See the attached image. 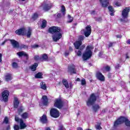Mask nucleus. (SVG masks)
Segmentation results:
<instances>
[{
    "mask_svg": "<svg viewBox=\"0 0 130 130\" xmlns=\"http://www.w3.org/2000/svg\"><path fill=\"white\" fill-rule=\"evenodd\" d=\"M104 69L106 72H110L111 70V68L109 66H106L105 67H104Z\"/></svg>",
    "mask_w": 130,
    "mask_h": 130,
    "instance_id": "obj_35",
    "label": "nucleus"
},
{
    "mask_svg": "<svg viewBox=\"0 0 130 130\" xmlns=\"http://www.w3.org/2000/svg\"><path fill=\"white\" fill-rule=\"evenodd\" d=\"M130 11V7H126L122 11V16L123 19H127L128 18V14Z\"/></svg>",
    "mask_w": 130,
    "mask_h": 130,
    "instance_id": "obj_12",
    "label": "nucleus"
},
{
    "mask_svg": "<svg viewBox=\"0 0 130 130\" xmlns=\"http://www.w3.org/2000/svg\"><path fill=\"white\" fill-rule=\"evenodd\" d=\"M14 130H19L20 129V126H19V125H17V124L14 125Z\"/></svg>",
    "mask_w": 130,
    "mask_h": 130,
    "instance_id": "obj_41",
    "label": "nucleus"
},
{
    "mask_svg": "<svg viewBox=\"0 0 130 130\" xmlns=\"http://www.w3.org/2000/svg\"><path fill=\"white\" fill-rule=\"evenodd\" d=\"M95 78L101 82H105V76L99 71H97L95 74Z\"/></svg>",
    "mask_w": 130,
    "mask_h": 130,
    "instance_id": "obj_11",
    "label": "nucleus"
},
{
    "mask_svg": "<svg viewBox=\"0 0 130 130\" xmlns=\"http://www.w3.org/2000/svg\"><path fill=\"white\" fill-rule=\"evenodd\" d=\"M12 67L13 68H14V69H18V63L16 62H13L12 63Z\"/></svg>",
    "mask_w": 130,
    "mask_h": 130,
    "instance_id": "obj_39",
    "label": "nucleus"
},
{
    "mask_svg": "<svg viewBox=\"0 0 130 130\" xmlns=\"http://www.w3.org/2000/svg\"><path fill=\"white\" fill-rule=\"evenodd\" d=\"M120 67V64L117 63L116 64V66L115 67V69H116V70H118V69H119V67Z\"/></svg>",
    "mask_w": 130,
    "mask_h": 130,
    "instance_id": "obj_47",
    "label": "nucleus"
},
{
    "mask_svg": "<svg viewBox=\"0 0 130 130\" xmlns=\"http://www.w3.org/2000/svg\"><path fill=\"white\" fill-rule=\"evenodd\" d=\"M38 14L37 13H35L32 16V19L35 21V20H37V19H38Z\"/></svg>",
    "mask_w": 130,
    "mask_h": 130,
    "instance_id": "obj_34",
    "label": "nucleus"
},
{
    "mask_svg": "<svg viewBox=\"0 0 130 130\" xmlns=\"http://www.w3.org/2000/svg\"><path fill=\"white\" fill-rule=\"evenodd\" d=\"M42 59L43 60H45V61H46V60H48V56L46 54H44L42 55Z\"/></svg>",
    "mask_w": 130,
    "mask_h": 130,
    "instance_id": "obj_36",
    "label": "nucleus"
},
{
    "mask_svg": "<svg viewBox=\"0 0 130 130\" xmlns=\"http://www.w3.org/2000/svg\"><path fill=\"white\" fill-rule=\"evenodd\" d=\"M95 128L96 129H102V127H101V123H98L97 125H95Z\"/></svg>",
    "mask_w": 130,
    "mask_h": 130,
    "instance_id": "obj_37",
    "label": "nucleus"
},
{
    "mask_svg": "<svg viewBox=\"0 0 130 130\" xmlns=\"http://www.w3.org/2000/svg\"><path fill=\"white\" fill-rule=\"evenodd\" d=\"M76 82H81V79L77 78L76 80Z\"/></svg>",
    "mask_w": 130,
    "mask_h": 130,
    "instance_id": "obj_59",
    "label": "nucleus"
},
{
    "mask_svg": "<svg viewBox=\"0 0 130 130\" xmlns=\"http://www.w3.org/2000/svg\"><path fill=\"white\" fill-rule=\"evenodd\" d=\"M86 80H85V79H81V85L84 86V85H86Z\"/></svg>",
    "mask_w": 130,
    "mask_h": 130,
    "instance_id": "obj_42",
    "label": "nucleus"
},
{
    "mask_svg": "<svg viewBox=\"0 0 130 130\" xmlns=\"http://www.w3.org/2000/svg\"><path fill=\"white\" fill-rule=\"evenodd\" d=\"M127 44H129L130 45V39H128V40L126 41Z\"/></svg>",
    "mask_w": 130,
    "mask_h": 130,
    "instance_id": "obj_63",
    "label": "nucleus"
},
{
    "mask_svg": "<svg viewBox=\"0 0 130 130\" xmlns=\"http://www.w3.org/2000/svg\"><path fill=\"white\" fill-rule=\"evenodd\" d=\"M38 47H39V45L37 44H35L31 46V48H34V49L38 48Z\"/></svg>",
    "mask_w": 130,
    "mask_h": 130,
    "instance_id": "obj_45",
    "label": "nucleus"
},
{
    "mask_svg": "<svg viewBox=\"0 0 130 130\" xmlns=\"http://www.w3.org/2000/svg\"><path fill=\"white\" fill-rule=\"evenodd\" d=\"M48 31L49 33L54 34L53 36V40L55 42H56L62 37V35H61V29L58 26H52L49 28Z\"/></svg>",
    "mask_w": 130,
    "mask_h": 130,
    "instance_id": "obj_2",
    "label": "nucleus"
},
{
    "mask_svg": "<svg viewBox=\"0 0 130 130\" xmlns=\"http://www.w3.org/2000/svg\"><path fill=\"white\" fill-rule=\"evenodd\" d=\"M54 106L56 108H58V109H61L63 107V101L60 98L55 99Z\"/></svg>",
    "mask_w": 130,
    "mask_h": 130,
    "instance_id": "obj_6",
    "label": "nucleus"
},
{
    "mask_svg": "<svg viewBox=\"0 0 130 130\" xmlns=\"http://www.w3.org/2000/svg\"><path fill=\"white\" fill-rule=\"evenodd\" d=\"M57 18L58 19H60V18H61V14H60V13H58V14H57Z\"/></svg>",
    "mask_w": 130,
    "mask_h": 130,
    "instance_id": "obj_48",
    "label": "nucleus"
},
{
    "mask_svg": "<svg viewBox=\"0 0 130 130\" xmlns=\"http://www.w3.org/2000/svg\"><path fill=\"white\" fill-rule=\"evenodd\" d=\"M69 54H70V53L69 52H66L64 53L65 56H69Z\"/></svg>",
    "mask_w": 130,
    "mask_h": 130,
    "instance_id": "obj_56",
    "label": "nucleus"
},
{
    "mask_svg": "<svg viewBox=\"0 0 130 130\" xmlns=\"http://www.w3.org/2000/svg\"><path fill=\"white\" fill-rule=\"evenodd\" d=\"M102 8H107L109 6V0H99Z\"/></svg>",
    "mask_w": 130,
    "mask_h": 130,
    "instance_id": "obj_18",
    "label": "nucleus"
},
{
    "mask_svg": "<svg viewBox=\"0 0 130 130\" xmlns=\"http://www.w3.org/2000/svg\"><path fill=\"white\" fill-rule=\"evenodd\" d=\"M102 55H103V52H100L99 53V56L100 57H101V56H102Z\"/></svg>",
    "mask_w": 130,
    "mask_h": 130,
    "instance_id": "obj_58",
    "label": "nucleus"
},
{
    "mask_svg": "<svg viewBox=\"0 0 130 130\" xmlns=\"http://www.w3.org/2000/svg\"><path fill=\"white\" fill-rule=\"evenodd\" d=\"M21 48L26 49V48H28V46H27L26 45L22 44L21 45Z\"/></svg>",
    "mask_w": 130,
    "mask_h": 130,
    "instance_id": "obj_46",
    "label": "nucleus"
},
{
    "mask_svg": "<svg viewBox=\"0 0 130 130\" xmlns=\"http://www.w3.org/2000/svg\"><path fill=\"white\" fill-rule=\"evenodd\" d=\"M123 123L127 126V129H130V121L127 118L122 116H120L114 121L113 127L116 128L119 125L122 124Z\"/></svg>",
    "mask_w": 130,
    "mask_h": 130,
    "instance_id": "obj_3",
    "label": "nucleus"
},
{
    "mask_svg": "<svg viewBox=\"0 0 130 130\" xmlns=\"http://www.w3.org/2000/svg\"><path fill=\"white\" fill-rule=\"evenodd\" d=\"M2 57H3V54L0 53V62H2V61H3V59H2Z\"/></svg>",
    "mask_w": 130,
    "mask_h": 130,
    "instance_id": "obj_53",
    "label": "nucleus"
},
{
    "mask_svg": "<svg viewBox=\"0 0 130 130\" xmlns=\"http://www.w3.org/2000/svg\"><path fill=\"white\" fill-rule=\"evenodd\" d=\"M45 130H51V128H50V127H46Z\"/></svg>",
    "mask_w": 130,
    "mask_h": 130,
    "instance_id": "obj_60",
    "label": "nucleus"
},
{
    "mask_svg": "<svg viewBox=\"0 0 130 130\" xmlns=\"http://www.w3.org/2000/svg\"><path fill=\"white\" fill-rule=\"evenodd\" d=\"M96 101L97 96L95 93H92L90 94L87 101H86L87 106H92V109L94 112H98V110H99V109L101 108L99 104H95Z\"/></svg>",
    "mask_w": 130,
    "mask_h": 130,
    "instance_id": "obj_1",
    "label": "nucleus"
},
{
    "mask_svg": "<svg viewBox=\"0 0 130 130\" xmlns=\"http://www.w3.org/2000/svg\"><path fill=\"white\" fill-rule=\"evenodd\" d=\"M85 40V37L82 35H80L78 37V40L77 41H80L81 43H83L82 41Z\"/></svg>",
    "mask_w": 130,
    "mask_h": 130,
    "instance_id": "obj_32",
    "label": "nucleus"
},
{
    "mask_svg": "<svg viewBox=\"0 0 130 130\" xmlns=\"http://www.w3.org/2000/svg\"><path fill=\"white\" fill-rule=\"evenodd\" d=\"M8 41V40H5L2 43L1 45H5L6 44V42Z\"/></svg>",
    "mask_w": 130,
    "mask_h": 130,
    "instance_id": "obj_51",
    "label": "nucleus"
},
{
    "mask_svg": "<svg viewBox=\"0 0 130 130\" xmlns=\"http://www.w3.org/2000/svg\"><path fill=\"white\" fill-rule=\"evenodd\" d=\"M114 43H115L110 42L109 44V45H108V49H109V48H110V47H112V46H113V44H114Z\"/></svg>",
    "mask_w": 130,
    "mask_h": 130,
    "instance_id": "obj_44",
    "label": "nucleus"
},
{
    "mask_svg": "<svg viewBox=\"0 0 130 130\" xmlns=\"http://www.w3.org/2000/svg\"><path fill=\"white\" fill-rule=\"evenodd\" d=\"M61 12L62 13L63 16H64L66 15V7L62 5L61 6Z\"/></svg>",
    "mask_w": 130,
    "mask_h": 130,
    "instance_id": "obj_33",
    "label": "nucleus"
},
{
    "mask_svg": "<svg viewBox=\"0 0 130 130\" xmlns=\"http://www.w3.org/2000/svg\"><path fill=\"white\" fill-rule=\"evenodd\" d=\"M12 75L11 74H8L5 76V80L7 82H9V81H11L13 78L12 77Z\"/></svg>",
    "mask_w": 130,
    "mask_h": 130,
    "instance_id": "obj_27",
    "label": "nucleus"
},
{
    "mask_svg": "<svg viewBox=\"0 0 130 130\" xmlns=\"http://www.w3.org/2000/svg\"><path fill=\"white\" fill-rule=\"evenodd\" d=\"M62 83L66 89H69L70 88V85H69V82H68V80H67V79H63L62 80Z\"/></svg>",
    "mask_w": 130,
    "mask_h": 130,
    "instance_id": "obj_24",
    "label": "nucleus"
},
{
    "mask_svg": "<svg viewBox=\"0 0 130 130\" xmlns=\"http://www.w3.org/2000/svg\"><path fill=\"white\" fill-rule=\"evenodd\" d=\"M78 25V23H75L73 24L72 27L73 28H76V26Z\"/></svg>",
    "mask_w": 130,
    "mask_h": 130,
    "instance_id": "obj_49",
    "label": "nucleus"
},
{
    "mask_svg": "<svg viewBox=\"0 0 130 130\" xmlns=\"http://www.w3.org/2000/svg\"><path fill=\"white\" fill-rule=\"evenodd\" d=\"M10 41L14 48H19L20 47V45L18 41L15 40H10Z\"/></svg>",
    "mask_w": 130,
    "mask_h": 130,
    "instance_id": "obj_19",
    "label": "nucleus"
},
{
    "mask_svg": "<svg viewBox=\"0 0 130 130\" xmlns=\"http://www.w3.org/2000/svg\"><path fill=\"white\" fill-rule=\"evenodd\" d=\"M85 48H86V45L83 44L80 47V49L78 50H75L76 55L77 56H82V51H83Z\"/></svg>",
    "mask_w": 130,
    "mask_h": 130,
    "instance_id": "obj_15",
    "label": "nucleus"
},
{
    "mask_svg": "<svg viewBox=\"0 0 130 130\" xmlns=\"http://www.w3.org/2000/svg\"><path fill=\"white\" fill-rule=\"evenodd\" d=\"M38 67V63H35L32 65L30 66L29 67L30 70L32 71V72H35L36 70H37V67Z\"/></svg>",
    "mask_w": 130,
    "mask_h": 130,
    "instance_id": "obj_23",
    "label": "nucleus"
},
{
    "mask_svg": "<svg viewBox=\"0 0 130 130\" xmlns=\"http://www.w3.org/2000/svg\"><path fill=\"white\" fill-rule=\"evenodd\" d=\"M108 10L109 12H111L110 13V16H114V9H113V7L112 6H109L108 7Z\"/></svg>",
    "mask_w": 130,
    "mask_h": 130,
    "instance_id": "obj_28",
    "label": "nucleus"
},
{
    "mask_svg": "<svg viewBox=\"0 0 130 130\" xmlns=\"http://www.w3.org/2000/svg\"><path fill=\"white\" fill-rule=\"evenodd\" d=\"M17 55L21 57L22 56H25L26 58V59L28 60L29 59V55L28 54L25 53L24 51L19 52L17 53Z\"/></svg>",
    "mask_w": 130,
    "mask_h": 130,
    "instance_id": "obj_22",
    "label": "nucleus"
},
{
    "mask_svg": "<svg viewBox=\"0 0 130 130\" xmlns=\"http://www.w3.org/2000/svg\"><path fill=\"white\" fill-rule=\"evenodd\" d=\"M111 76H112L111 73H109L108 74V78L109 79H111Z\"/></svg>",
    "mask_w": 130,
    "mask_h": 130,
    "instance_id": "obj_55",
    "label": "nucleus"
},
{
    "mask_svg": "<svg viewBox=\"0 0 130 130\" xmlns=\"http://www.w3.org/2000/svg\"><path fill=\"white\" fill-rule=\"evenodd\" d=\"M7 130H10L11 129V125H8L7 127H6Z\"/></svg>",
    "mask_w": 130,
    "mask_h": 130,
    "instance_id": "obj_54",
    "label": "nucleus"
},
{
    "mask_svg": "<svg viewBox=\"0 0 130 130\" xmlns=\"http://www.w3.org/2000/svg\"><path fill=\"white\" fill-rule=\"evenodd\" d=\"M15 34L19 36H26L27 38H30L32 35V29L29 27L27 32V29L25 27H21L15 30Z\"/></svg>",
    "mask_w": 130,
    "mask_h": 130,
    "instance_id": "obj_4",
    "label": "nucleus"
},
{
    "mask_svg": "<svg viewBox=\"0 0 130 130\" xmlns=\"http://www.w3.org/2000/svg\"><path fill=\"white\" fill-rule=\"evenodd\" d=\"M23 111H24V109H23L22 108L18 109V114H21V113H22V112H23Z\"/></svg>",
    "mask_w": 130,
    "mask_h": 130,
    "instance_id": "obj_43",
    "label": "nucleus"
},
{
    "mask_svg": "<svg viewBox=\"0 0 130 130\" xmlns=\"http://www.w3.org/2000/svg\"><path fill=\"white\" fill-rule=\"evenodd\" d=\"M129 58V56H128V53H126V59Z\"/></svg>",
    "mask_w": 130,
    "mask_h": 130,
    "instance_id": "obj_61",
    "label": "nucleus"
},
{
    "mask_svg": "<svg viewBox=\"0 0 130 130\" xmlns=\"http://www.w3.org/2000/svg\"><path fill=\"white\" fill-rule=\"evenodd\" d=\"M40 106H48L49 104V99L47 95H43L41 99V102L39 103Z\"/></svg>",
    "mask_w": 130,
    "mask_h": 130,
    "instance_id": "obj_8",
    "label": "nucleus"
},
{
    "mask_svg": "<svg viewBox=\"0 0 130 130\" xmlns=\"http://www.w3.org/2000/svg\"><path fill=\"white\" fill-rule=\"evenodd\" d=\"M22 119H27L29 118V114L27 112L23 113L21 115Z\"/></svg>",
    "mask_w": 130,
    "mask_h": 130,
    "instance_id": "obj_26",
    "label": "nucleus"
},
{
    "mask_svg": "<svg viewBox=\"0 0 130 130\" xmlns=\"http://www.w3.org/2000/svg\"><path fill=\"white\" fill-rule=\"evenodd\" d=\"M40 85L41 88V89H43V90H46V89H47V86H46V84H45V83L41 82Z\"/></svg>",
    "mask_w": 130,
    "mask_h": 130,
    "instance_id": "obj_29",
    "label": "nucleus"
},
{
    "mask_svg": "<svg viewBox=\"0 0 130 130\" xmlns=\"http://www.w3.org/2000/svg\"><path fill=\"white\" fill-rule=\"evenodd\" d=\"M95 10H92L91 11L90 14L91 15H95Z\"/></svg>",
    "mask_w": 130,
    "mask_h": 130,
    "instance_id": "obj_57",
    "label": "nucleus"
},
{
    "mask_svg": "<svg viewBox=\"0 0 130 130\" xmlns=\"http://www.w3.org/2000/svg\"><path fill=\"white\" fill-rule=\"evenodd\" d=\"M82 44L83 43H81L80 41H75L73 44L75 49H80V48H81V46H82Z\"/></svg>",
    "mask_w": 130,
    "mask_h": 130,
    "instance_id": "obj_20",
    "label": "nucleus"
},
{
    "mask_svg": "<svg viewBox=\"0 0 130 130\" xmlns=\"http://www.w3.org/2000/svg\"><path fill=\"white\" fill-rule=\"evenodd\" d=\"M41 6L43 7V10L45 12H48V11L51 10V8L53 7L52 3H47L45 2H44Z\"/></svg>",
    "mask_w": 130,
    "mask_h": 130,
    "instance_id": "obj_9",
    "label": "nucleus"
},
{
    "mask_svg": "<svg viewBox=\"0 0 130 130\" xmlns=\"http://www.w3.org/2000/svg\"><path fill=\"white\" fill-rule=\"evenodd\" d=\"M91 49H93L92 46H87L86 48L85 51L82 54V59L84 61L88 60V59L92 57L93 52Z\"/></svg>",
    "mask_w": 130,
    "mask_h": 130,
    "instance_id": "obj_5",
    "label": "nucleus"
},
{
    "mask_svg": "<svg viewBox=\"0 0 130 130\" xmlns=\"http://www.w3.org/2000/svg\"><path fill=\"white\" fill-rule=\"evenodd\" d=\"M10 92L8 90H4L2 92V98L5 102L9 101V95Z\"/></svg>",
    "mask_w": 130,
    "mask_h": 130,
    "instance_id": "obj_13",
    "label": "nucleus"
},
{
    "mask_svg": "<svg viewBox=\"0 0 130 130\" xmlns=\"http://www.w3.org/2000/svg\"><path fill=\"white\" fill-rule=\"evenodd\" d=\"M69 50L70 51H73V47H72L71 46L69 47Z\"/></svg>",
    "mask_w": 130,
    "mask_h": 130,
    "instance_id": "obj_62",
    "label": "nucleus"
},
{
    "mask_svg": "<svg viewBox=\"0 0 130 130\" xmlns=\"http://www.w3.org/2000/svg\"><path fill=\"white\" fill-rule=\"evenodd\" d=\"M68 18L69 19V20L67 21L68 23H72L73 21H74V18L71 17V15L69 14L68 15Z\"/></svg>",
    "mask_w": 130,
    "mask_h": 130,
    "instance_id": "obj_31",
    "label": "nucleus"
},
{
    "mask_svg": "<svg viewBox=\"0 0 130 130\" xmlns=\"http://www.w3.org/2000/svg\"><path fill=\"white\" fill-rule=\"evenodd\" d=\"M47 25V21L45 20H43L42 25H41V28L42 29H44L46 27V25Z\"/></svg>",
    "mask_w": 130,
    "mask_h": 130,
    "instance_id": "obj_30",
    "label": "nucleus"
},
{
    "mask_svg": "<svg viewBox=\"0 0 130 130\" xmlns=\"http://www.w3.org/2000/svg\"><path fill=\"white\" fill-rule=\"evenodd\" d=\"M50 114L52 117L57 118L59 117V111L57 109L52 108L50 110Z\"/></svg>",
    "mask_w": 130,
    "mask_h": 130,
    "instance_id": "obj_10",
    "label": "nucleus"
},
{
    "mask_svg": "<svg viewBox=\"0 0 130 130\" xmlns=\"http://www.w3.org/2000/svg\"><path fill=\"white\" fill-rule=\"evenodd\" d=\"M3 123H6V124H8V123H9V118L8 117L6 116L5 117Z\"/></svg>",
    "mask_w": 130,
    "mask_h": 130,
    "instance_id": "obj_38",
    "label": "nucleus"
},
{
    "mask_svg": "<svg viewBox=\"0 0 130 130\" xmlns=\"http://www.w3.org/2000/svg\"><path fill=\"white\" fill-rule=\"evenodd\" d=\"M42 58L39 57L38 55H36L34 56V59L36 61L41 60Z\"/></svg>",
    "mask_w": 130,
    "mask_h": 130,
    "instance_id": "obj_40",
    "label": "nucleus"
},
{
    "mask_svg": "<svg viewBox=\"0 0 130 130\" xmlns=\"http://www.w3.org/2000/svg\"><path fill=\"white\" fill-rule=\"evenodd\" d=\"M85 30L86 31L84 32V36H85V37H89V35H91V33H92L91 25L86 26Z\"/></svg>",
    "mask_w": 130,
    "mask_h": 130,
    "instance_id": "obj_14",
    "label": "nucleus"
},
{
    "mask_svg": "<svg viewBox=\"0 0 130 130\" xmlns=\"http://www.w3.org/2000/svg\"><path fill=\"white\" fill-rule=\"evenodd\" d=\"M15 120L16 122H19V128L20 129H24L27 127V125L24 122L23 119L19 118L18 116H15Z\"/></svg>",
    "mask_w": 130,
    "mask_h": 130,
    "instance_id": "obj_7",
    "label": "nucleus"
},
{
    "mask_svg": "<svg viewBox=\"0 0 130 130\" xmlns=\"http://www.w3.org/2000/svg\"><path fill=\"white\" fill-rule=\"evenodd\" d=\"M40 121L43 124H46L48 123V119H47V116L45 114H43L41 117H40Z\"/></svg>",
    "mask_w": 130,
    "mask_h": 130,
    "instance_id": "obj_17",
    "label": "nucleus"
},
{
    "mask_svg": "<svg viewBox=\"0 0 130 130\" xmlns=\"http://www.w3.org/2000/svg\"><path fill=\"white\" fill-rule=\"evenodd\" d=\"M115 5L117 6V7H120V6H121V5L120 4V3H118V2H116L115 3Z\"/></svg>",
    "mask_w": 130,
    "mask_h": 130,
    "instance_id": "obj_50",
    "label": "nucleus"
},
{
    "mask_svg": "<svg viewBox=\"0 0 130 130\" xmlns=\"http://www.w3.org/2000/svg\"><path fill=\"white\" fill-rule=\"evenodd\" d=\"M35 79H43V74L42 72H39L35 76Z\"/></svg>",
    "mask_w": 130,
    "mask_h": 130,
    "instance_id": "obj_25",
    "label": "nucleus"
},
{
    "mask_svg": "<svg viewBox=\"0 0 130 130\" xmlns=\"http://www.w3.org/2000/svg\"><path fill=\"white\" fill-rule=\"evenodd\" d=\"M116 37L117 38H119L120 39H121V38H122V36H121V35H117V36H116Z\"/></svg>",
    "mask_w": 130,
    "mask_h": 130,
    "instance_id": "obj_52",
    "label": "nucleus"
},
{
    "mask_svg": "<svg viewBox=\"0 0 130 130\" xmlns=\"http://www.w3.org/2000/svg\"><path fill=\"white\" fill-rule=\"evenodd\" d=\"M68 73H70V75L77 74V70H76V67L75 65H70L68 66Z\"/></svg>",
    "mask_w": 130,
    "mask_h": 130,
    "instance_id": "obj_16",
    "label": "nucleus"
},
{
    "mask_svg": "<svg viewBox=\"0 0 130 130\" xmlns=\"http://www.w3.org/2000/svg\"><path fill=\"white\" fill-rule=\"evenodd\" d=\"M19 104H20V101H19V99L17 97H15L13 101L14 108H18V107H19Z\"/></svg>",
    "mask_w": 130,
    "mask_h": 130,
    "instance_id": "obj_21",
    "label": "nucleus"
},
{
    "mask_svg": "<svg viewBox=\"0 0 130 130\" xmlns=\"http://www.w3.org/2000/svg\"><path fill=\"white\" fill-rule=\"evenodd\" d=\"M97 21H102V18L100 17L98 19Z\"/></svg>",
    "mask_w": 130,
    "mask_h": 130,
    "instance_id": "obj_64",
    "label": "nucleus"
}]
</instances>
